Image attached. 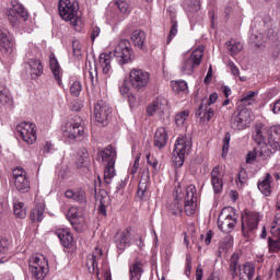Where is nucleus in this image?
<instances>
[{"label": "nucleus", "mask_w": 280, "mask_h": 280, "mask_svg": "<svg viewBox=\"0 0 280 280\" xmlns=\"http://www.w3.org/2000/svg\"><path fill=\"white\" fill-rule=\"evenodd\" d=\"M240 252L232 254L229 260V273L232 279L238 280H253L255 279V271L257 267L253 261H246L245 264H240Z\"/></svg>", "instance_id": "nucleus-1"}, {"label": "nucleus", "mask_w": 280, "mask_h": 280, "mask_svg": "<svg viewBox=\"0 0 280 280\" xmlns=\"http://www.w3.org/2000/svg\"><path fill=\"white\" fill-rule=\"evenodd\" d=\"M189 150H191V137L179 136L176 139L172 156L175 167H183V164L185 163V154H187Z\"/></svg>", "instance_id": "nucleus-2"}, {"label": "nucleus", "mask_w": 280, "mask_h": 280, "mask_svg": "<svg viewBox=\"0 0 280 280\" xmlns=\"http://www.w3.org/2000/svg\"><path fill=\"white\" fill-rule=\"evenodd\" d=\"M28 270L36 280H43L49 272V260L43 255H34L30 258Z\"/></svg>", "instance_id": "nucleus-3"}, {"label": "nucleus", "mask_w": 280, "mask_h": 280, "mask_svg": "<svg viewBox=\"0 0 280 280\" xmlns=\"http://www.w3.org/2000/svg\"><path fill=\"white\" fill-rule=\"evenodd\" d=\"M203 54L205 47L199 46L190 54V56L184 57L180 66L182 73H184V75H191L194 73V69H196V67H200Z\"/></svg>", "instance_id": "nucleus-4"}, {"label": "nucleus", "mask_w": 280, "mask_h": 280, "mask_svg": "<svg viewBox=\"0 0 280 280\" xmlns=\"http://www.w3.org/2000/svg\"><path fill=\"white\" fill-rule=\"evenodd\" d=\"M150 82V73L145 70L133 68L129 73V84L133 91H145Z\"/></svg>", "instance_id": "nucleus-5"}, {"label": "nucleus", "mask_w": 280, "mask_h": 280, "mask_svg": "<svg viewBox=\"0 0 280 280\" xmlns=\"http://www.w3.org/2000/svg\"><path fill=\"white\" fill-rule=\"evenodd\" d=\"M7 16L12 27H20L21 21L25 23L30 19V13L21 2H12V8L7 12Z\"/></svg>", "instance_id": "nucleus-6"}, {"label": "nucleus", "mask_w": 280, "mask_h": 280, "mask_svg": "<svg viewBox=\"0 0 280 280\" xmlns=\"http://www.w3.org/2000/svg\"><path fill=\"white\" fill-rule=\"evenodd\" d=\"M114 56L117 58L119 65H128L135 60V51L130 48V42L121 39L114 49Z\"/></svg>", "instance_id": "nucleus-7"}, {"label": "nucleus", "mask_w": 280, "mask_h": 280, "mask_svg": "<svg viewBox=\"0 0 280 280\" xmlns=\"http://www.w3.org/2000/svg\"><path fill=\"white\" fill-rule=\"evenodd\" d=\"M215 102H218V93L210 94L209 100L203 98L199 108L196 112V117H199L203 121H211L215 113L210 106L211 104H215Z\"/></svg>", "instance_id": "nucleus-8"}, {"label": "nucleus", "mask_w": 280, "mask_h": 280, "mask_svg": "<svg viewBox=\"0 0 280 280\" xmlns=\"http://www.w3.org/2000/svg\"><path fill=\"white\" fill-rule=\"evenodd\" d=\"M113 113L110 105L104 100H100L94 105V117L98 126H108V117Z\"/></svg>", "instance_id": "nucleus-9"}, {"label": "nucleus", "mask_w": 280, "mask_h": 280, "mask_svg": "<svg viewBox=\"0 0 280 280\" xmlns=\"http://www.w3.org/2000/svg\"><path fill=\"white\" fill-rule=\"evenodd\" d=\"M16 131L27 145H34L36 143V125L34 122H20L16 126Z\"/></svg>", "instance_id": "nucleus-10"}, {"label": "nucleus", "mask_w": 280, "mask_h": 280, "mask_svg": "<svg viewBox=\"0 0 280 280\" xmlns=\"http://www.w3.org/2000/svg\"><path fill=\"white\" fill-rule=\"evenodd\" d=\"M198 209V190L195 185H189L186 188V195L184 199V211L186 215H194Z\"/></svg>", "instance_id": "nucleus-11"}, {"label": "nucleus", "mask_w": 280, "mask_h": 280, "mask_svg": "<svg viewBox=\"0 0 280 280\" xmlns=\"http://www.w3.org/2000/svg\"><path fill=\"white\" fill-rule=\"evenodd\" d=\"M259 213L253 211H246L242 215V232L244 235H248V233H253L256 231L257 226H259Z\"/></svg>", "instance_id": "nucleus-12"}, {"label": "nucleus", "mask_w": 280, "mask_h": 280, "mask_svg": "<svg viewBox=\"0 0 280 280\" xmlns=\"http://www.w3.org/2000/svg\"><path fill=\"white\" fill-rule=\"evenodd\" d=\"M230 126L232 130L242 131L246 130L250 126V112L248 109H242L238 114L233 115Z\"/></svg>", "instance_id": "nucleus-13"}, {"label": "nucleus", "mask_w": 280, "mask_h": 280, "mask_svg": "<svg viewBox=\"0 0 280 280\" xmlns=\"http://www.w3.org/2000/svg\"><path fill=\"white\" fill-rule=\"evenodd\" d=\"M236 224L237 218H235V213L226 214V208H224L218 218V226L220 231H222V233H231Z\"/></svg>", "instance_id": "nucleus-14"}, {"label": "nucleus", "mask_w": 280, "mask_h": 280, "mask_svg": "<svg viewBox=\"0 0 280 280\" xmlns=\"http://www.w3.org/2000/svg\"><path fill=\"white\" fill-rule=\"evenodd\" d=\"M271 237L268 238V247L270 253H279L280 250V217H276L271 225Z\"/></svg>", "instance_id": "nucleus-15"}, {"label": "nucleus", "mask_w": 280, "mask_h": 280, "mask_svg": "<svg viewBox=\"0 0 280 280\" xmlns=\"http://www.w3.org/2000/svg\"><path fill=\"white\" fill-rule=\"evenodd\" d=\"M71 26L74 32L80 33L84 31V20L82 19V11H80V3L78 1L71 3Z\"/></svg>", "instance_id": "nucleus-16"}, {"label": "nucleus", "mask_w": 280, "mask_h": 280, "mask_svg": "<svg viewBox=\"0 0 280 280\" xmlns=\"http://www.w3.org/2000/svg\"><path fill=\"white\" fill-rule=\"evenodd\" d=\"M71 226L77 233H82L86 229V220L84 219V211L82 209L72 207Z\"/></svg>", "instance_id": "nucleus-17"}, {"label": "nucleus", "mask_w": 280, "mask_h": 280, "mask_svg": "<svg viewBox=\"0 0 280 280\" xmlns=\"http://www.w3.org/2000/svg\"><path fill=\"white\" fill-rule=\"evenodd\" d=\"M24 69L32 80H38L43 75V63L38 59H30L25 63Z\"/></svg>", "instance_id": "nucleus-18"}, {"label": "nucleus", "mask_w": 280, "mask_h": 280, "mask_svg": "<svg viewBox=\"0 0 280 280\" xmlns=\"http://www.w3.org/2000/svg\"><path fill=\"white\" fill-rule=\"evenodd\" d=\"M97 156L98 161L104 163V165H115V161H117V151L109 144L105 149L100 150Z\"/></svg>", "instance_id": "nucleus-19"}, {"label": "nucleus", "mask_w": 280, "mask_h": 280, "mask_svg": "<svg viewBox=\"0 0 280 280\" xmlns=\"http://www.w3.org/2000/svg\"><path fill=\"white\" fill-rule=\"evenodd\" d=\"M71 137L74 141H84L86 131H84V120L81 117H74L72 120Z\"/></svg>", "instance_id": "nucleus-20"}, {"label": "nucleus", "mask_w": 280, "mask_h": 280, "mask_svg": "<svg viewBox=\"0 0 280 280\" xmlns=\"http://www.w3.org/2000/svg\"><path fill=\"white\" fill-rule=\"evenodd\" d=\"M13 47L14 42L10 32L5 28H0V51L2 54H12Z\"/></svg>", "instance_id": "nucleus-21"}, {"label": "nucleus", "mask_w": 280, "mask_h": 280, "mask_svg": "<svg viewBox=\"0 0 280 280\" xmlns=\"http://www.w3.org/2000/svg\"><path fill=\"white\" fill-rule=\"evenodd\" d=\"M114 242L120 253L125 252L130 246V228L118 232L114 237Z\"/></svg>", "instance_id": "nucleus-22"}, {"label": "nucleus", "mask_w": 280, "mask_h": 280, "mask_svg": "<svg viewBox=\"0 0 280 280\" xmlns=\"http://www.w3.org/2000/svg\"><path fill=\"white\" fill-rule=\"evenodd\" d=\"M30 218L32 222H43L45 219V200L35 199V207L32 209Z\"/></svg>", "instance_id": "nucleus-23"}, {"label": "nucleus", "mask_w": 280, "mask_h": 280, "mask_svg": "<svg viewBox=\"0 0 280 280\" xmlns=\"http://www.w3.org/2000/svg\"><path fill=\"white\" fill-rule=\"evenodd\" d=\"M210 176L214 194H222L224 183L222 182V173L220 172V166H214Z\"/></svg>", "instance_id": "nucleus-24"}, {"label": "nucleus", "mask_w": 280, "mask_h": 280, "mask_svg": "<svg viewBox=\"0 0 280 280\" xmlns=\"http://www.w3.org/2000/svg\"><path fill=\"white\" fill-rule=\"evenodd\" d=\"M102 255H103L102 249L95 248V253L90 254L88 256L86 267H88L89 272L96 271V275H100V269L97 268V262L102 258Z\"/></svg>", "instance_id": "nucleus-25"}, {"label": "nucleus", "mask_w": 280, "mask_h": 280, "mask_svg": "<svg viewBox=\"0 0 280 280\" xmlns=\"http://www.w3.org/2000/svg\"><path fill=\"white\" fill-rule=\"evenodd\" d=\"M185 10L190 21H196L198 12H200V0H185Z\"/></svg>", "instance_id": "nucleus-26"}, {"label": "nucleus", "mask_w": 280, "mask_h": 280, "mask_svg": "<svg viewBox=\"0 0 280 280\" xmlns=\"http://www.w3.org/2000/svg\"><path fill=\"white\" fill-rule=\"evenodd\" d=\"M49 67L55 80L60 86V84H62V79H60V75H62V69L60 68V63L58 62V59L54 52H51L49 56Z\"/></svg>", "instance_id": "nucleus-27"}, {"label": "nucleus", "mask_w": 280, "mask_h": 280, "mask_svg": "<svg viewBox=\"0 0 280 280\" xmlns=\"http://www.w3.org/2000/svg\"><path fill=\"white\" fill-rule=\"evenodd\" d=\"M112 60L113 57L110 56V54L105 52L101 54L98 58L102 71L104 75H107V78H110V75L113 74V66L110 65Z\"/></svg>", "instance_id": "nucleus-28"}, {"label": "nucleus", "mask_w": 280, "mask_h": 280, "mask_svg": "<svg viewBox=\"0 0 280 280\" xmlns=\"http://www.w3.org/2000/svg\"><path fill=\"white\" fill-rule=\"evenodd\" d=\"M55 234L63 248H71V231L69 228H59L55 231Z\"/></svg>", "instance_id": "nucleus-29"}, {"label": "nucleus", "mask_w": 280, "mask_h": 280, "mask_svg": "<svg viewBox=\"0 0 280 280\" xmlns=\"http://www.w3.org/2000/svg\"><path fill=\"white\" fill-rule=\"evenodd\" d=\"M270 183H272V175L270 173H266L265 177L258 180L257 187L262 196H270L272 194Z\"/></svg>", "instance_id": "nucleus-30"}, {"label": "nucleus", "mask_w": 280, "mask_h": 280, "mask_svg": "<svg viewBox=\"0 0 280 280\" xmlns=\"http://www.w3.org/2000/svg\"><path fill=\"white\" fill-rule=\"evenodd\" d=\"M268 143L272 150L280 151V126H273L269 130Z\"/></svg>", "instance_id": "nucleus-31"}, {"label": "nucleus", "mask_w": 280, "mask_h": 280, "mask_svg": "<svg viewBox=\"0 0 280 280\" xmlns=\"http://www.w3.org/2000/svg\"><path fill=\"white\" fill-rule=\"evenodd\" d=\"M154 145L159 148V150H163L165 145H167V131L165 128L160 127L156 129L154 135Z\"/></svg>", "instance_id": "nucleus-32"}, {"label": "nucleus", "mask_w": 280, "mask_h": 280, "mask_svg": "<svg viewBox=\"0 0 280 280\" xmlns=\"http://www.w3.org/2000/svg\"><path fill=\"white\" fill-rule=\"evenodd\" d=\"M58 11L63 21H71V0H59Z\"/></svg>", "instance_id": "nucleus-33"}, {"label": "nucleus", "mask_w": 280, "mask_h": 280, "mask_svg": "<svg viewBox=\"0 0 280 280\" xmlns=\"http://www.w3.org/2000/svg\"><path fill=\"white\" fill-rule=\"evenodd\" d=\"M145 32L142 30H136L131 34V43H133L135 47L138 49H145Z\"/></svg>", "instance_id": "nucleus-34"}, {"label": "nucleus", "mask_w": 280, "mask_h": 280, "mask_svg": "<svg viewBox=\"0 0 280 280\" xmlns=\"http://www.w3.org/2000/svg\"><path fill=\"white\" fill-rule=\"evenodd\" d=\"M10 248H12V241L8 238H0V264H5V261H8L5 257H8Z\"/></svg>", "instance_id": "nucleus-35"}, {"label": "nucleus", "mask_w": 280, "mask_h": 280, "mask_svg": "<svg viewBox=\"0 0 280 280\" xmlns=\"http://www.w3.org/2000/svg\"><path fill=\"white\" fill-rule=\"evenodd\" d=\"M264 132H266V126L264 124H257L254 127V132H253V139L255 143L258 145H261L264 141H266V136H264Z\"/></svg>", "instance_id": "nucleus-36"}, {"label": "nucleus", "mask_w": 280, "mask_h": 280, "mask_svg": "<svg viewBox=\"0 0 280 280\" xmlns=\"http://www.w3.org/2000/svg\"><path fill=\"white\" fill-rule=\"evenodd\" d=\"M77 167H86L89 165V151L84 148L77 152V158L74 161Z\"/></svg>", "instance_id": "nucleus-37"}, {"label": "nucleus", "mask_w": 280, "mask_h": 280, "mask_svg": "<svg viewBox=\"0 0 280 280\" xmlns=\"http://www.w3.org/2000/svg\"><path fill=\"white\" fill-rule=\"evenodd\" d=\"M15 189L20 191V194H27L30 191V178L27 175L25 177H20L14 180Z\"/></svg>", "instance_id": "nucleus-38"}, {"label": "nucleus", "mask_w": 280, "mask_h": 280, "mask_svg": "<svg viewBox=\"0 0 280 280\" xmlns=\"http://www.w3.org/2000/svg\"><path fill=\"white\" fill-rule=\"evenodd\" d=\"M66 200L62 201L61 211L66 214L68 222H71V190L65 192Z\"/></svg>", "instance_id": "nucleus-39"}, {"label": "nucleus", "mask_w": 280, "mask_h": 280, "mask_svg": "<svg viewBox=\"0 0 280 280\" xmlns=\"http://www.w3.org/2000/svg\"><path fill=\"white\" fill-rule=\"evenodd\" d=\"M71 198L79 205H86V191L82 188H74L71 192Z\"/></svg>", "instance_id": "nucleus-40"}, {"label": "nucleus", "mask_w": 280, "mask_h": 280, "mask_svg": "<svg viewBox=\"0 0 280 280\" xmlns=\"http://www.w3.org/2000/svg\"><path fill=\"white\" fill-rule=\"evenodd\" d=\"M141 261L137 260L129 269L130 280H141V275H143V269L141 268Z\"/></svg>", "instance_id": "nucleus-41"}, {"label": "nucleus", "mask_w": 280, "mask_h": 280, "mask_svg": "<svg viewBox=\"0 0 280 280\" xmlns=\"http://www.w3.org/2000/svg\"><path fill=\"white\" fill-rule=\"evenodd\" d=\"M228 51H230V56H237L242 49H244V45L242 43L231 39L230 42L226 43Z\"/></svg>", "instance_id": "nucleus-42"}, {"label": "nucleus", "mask_w": 280, "mask_h": 280, "mask_svg": "<svg viewBox=\"0 0 280 280\" xmlns=\"http://www.w3.org/2000/svg\"><path fill=\"white\" fill-rule=\"evenodd\" d=\"M150 177L141 178L138 185V197L140 200L145 199V192L148 191Z\"/></svg>", "instance_id": "nucleus-43"}, {"label": "nucleus", "mask_w": 280, "mask_h": 280, "mask_svg": "<svg viewBox=\"0 0 280 280\" xmlns=\"http://www.w3.org/2000/svg\"><path fill=\"white\" fill-rule=\"evenodd\" d=\"M105 172H104V183L110 185L113 183V178H115V164H104Z\"/></svg>", "instance_id": "nucleus-44"}, {"label": "nucleus", "mask_w": 280, "mask_h": 280, "mask_svg": "<svg viewBox=\"0 0 280 280\" xmlns=\"http://www.w3.org/2000/svg\"><path fill=\"white\" fill-rule=\"evenodd\" d=\"M72 51H73V58H75V60L80 62L84 56V49L82 44L79 40L72 42Z\"/></svg>", "instance_id": "nucleus-45"}, {"label": "nucleus", "mask_w": 280, "mask_h": 280, "mask_svg": "<svg viewBox=\"0 0 280 280\" xmlns=\"http://www.w3.org/2000/svg\"><path fill=\"white\" fill-rule=\"evenodd\" d=\"M162 109H163V101L162 98H156L155 101L152 102L151 105L148 106L147 113L152 117L158 113V110H162Z\"/></svg>", "instance_id": "nucleus-46"}, {"label": "nucleus", "mask_w": 280, "mask_h": 280, "mask_svg": "<svg viewBox=\"0 0 280 280\" xmlns=\"http://www.w3.org/2000/svg\"><path fill=\"white\" fill-rule=\"evenodd\" d=\"M13 213L16 218H25L27 215V211L25 210V205L21 201H15L13 205Z\"/></svg>", "instance_id": "nucleus-47"}, {"label": "nucleus", "mask_w": 280, "mask_h": 280, "mask_svg": "<svg viewBox=\"0 0 280 280\" xmlns=\"http://www.w3.org/2000/svg\"><path fill=\"white\" fill-rule=\"evenodd\" d=\"M259 92L255 91H248L245 94H243L241 98V103L244 104V106H253L255 104V95H257Z\"/></svg>", "instance_id": "nucleus-48"}, {"label": "nucleus", "mask_w": 280, "mask_h": 280, "mask_svg": "<svg viewBox=\"0 0 280 280\" xmlns=\"http://www.w3.org/2000/svg\"><path fill=\"white\" fill-rule=\"evenodd\" d=\"M0 102L1 104H12V93L5 86H0Z\"/></svg>", "instance_id": "nucleus-49"}, {"label": "nucleus", "mask_w": 280, "mask_h": 280, "mask_svg": "<svg viewBox=\"0 0 280 280\" xmlns=\"http://www.w3.org/2000/svg\"><path fill=\"white\" fill-rule=\"evenodd\" d=\"M171 86L174 93H186L187 91V82L185 81H172Z\"/></svg>", "instance_id": "nucleus-50"}, {"label": "nucleus", "mask_w": 280, "mask_h": 280, "mask_svg": "<svg viewBox=\"0 0 280 280\" xmlns=\"http://www.w3.org/2000/svg\"><path fill=\"white\" fill-rule=\"evenodd\" d=\"M246 180H248V173H246L245 168H241L236 178L237 187L243 188L246 185Z\"/></svg>", "instance_id": "nucleus-51"}, {"label": "nucleus", "mask_w": 280, "mask_h": 280, "mask_svg": "<svg viewBox=\"0 0 280 280\" xmlns=\"http://www.w3.org/2000/svg\"><path fill=\"white\" fill-rule=\"evenodd\" d=\"M116 5L121 14H130V4L128 0H116Z\"/></svg>", "instance_id": "nucleus-52"}, {"label": "nucleus", "mask_w": 280, "mask_h": 280, "mask_svg": "<svg viewBox=\"0 0 280 280\" xmlns=\"http://www.w3.org/2000/svg\"><path fill=\"white\" fill-rule=\"evenodd\" d=\"M168 211L173 215H178L179 213H183V203L176 199L173 203L170 205Z\"/></svg>", "instance_id": "nucleus-53"}, {"label": "nucleus", "mask_w": 280, "mask_h": 280, "mask_svg": "<svg viewBox=\"0 0 280 280\" xmlns=\"http://www.w3.org/2000/svg\"><path fill=\"white\" fill-rule=\"evenodd\" d=\"M189 117V110H183L175 116L176 126H183Z\"/></svg>", "instance_id": "nucleus-54"}, {"label": "nucleus", "mask_w": 280, "mask_h": 280, "mask_svg": "<svg viewBox=\"0 0 280 280\" xmlns=\"http://www.w3.org/2000/svg\"><path fill=\"white\" fill-rule=\"evenodd\" d=\"M172 26H171V31H170V35L167 37V45H170V43H172V38H174V36H176V34H178V22L174 19H172L171 21Z\"/></svg>", "instance_id": "nucleus-55"}, {"label": "nucleus", "mask_w": 280, "mask_h": 280, "mask_svg": "<svg viewBox=\"0 0 280 280\" xmlns=\"http://www.w3.org/2000/svg\"><path fill=\"white\" fill-rule=\"evenodd\" d=\"M119 92L122 97H128L130 95V88L128 86V80H124L119 85Z\"/></svg>", "instance_id": "nucleus-56"}, {"label": "nucleus", "mask_w": 280, "mask_h": 280, "mask_svg": "<svg viewBox=\"0 0 280 280\" xmlns=\"http://www.w3.org/2000/svg\"><path fill=\"white\" fill-rule=\"evenodd\" d=\"M226 66L229 67L230 71L234 78H240V68H237L235 62L230 60V61H228Z\"/></svg>", "instance_id": "nucleus-57"}, {"label": "nucleus", "mask_w": 280, "mask_h": 280, "mask_svg": "<svg viewBox=\"0 0 280 280\" xmlns=\"http://www.w3.org/2000/svg\"><path fill=\"white\" fill-rule=\"evenodd\" d=\"M71 89V95L78 97V95H80V93L82 92V83H80V81H74Z\"/></svg>", "instance_id": "nucleus-58"}, {"label": "nucleus", "mask_w": 280, "mask_h": 280, "mask_svg": "<svg viewBox=\"0 0 280 280\" xmlns=\"http://www.w3.org/2000/svg\"><path fill=\"white\" fill-rule=\"evenodd\" d=\"M71 125L67 124V126H63L61 128L63 138L66 139L67 143H71V130L69 129Z\"/></svg>", "instance_id": "nucleus-59"}, {"label": "nucleus", "mask_w": 280, "mask_h": 280, "mask_svg": "<svg viewBox=\"0 0 280 280\" xmlns=\"http://www.w3.org/2000/svg\"><path fill=\"white\" fill-rule=\"evenodd\" d=\"M13 176H14V180H18V178L27 176V172L23 170V167H16L13 170Z\"/></svg>", "instance_id": "nucleus-60"}, {"label": "nucleus", "mask_w": 280, "mask_h": 280, "mask_svg": "<svg viewBox=\"0 0 280 280\" xmlns=\"http://www.w3.org/2000/svg\"><path fill=\"white\" fill-rule=\"evenodd\" d=\"M230 143H231V133L226 132L223 139V154H226L229 152Z\"/></svg>", "instance_id": "nucleus-61"}, {"label": "nucleus", "mask_w": 280, "mask_h": 280, "mask_svg": "<svg viewBox=\"0 0 280 280\" xmlns=\"http://www.w3.org/2000/svg\"><path fill=\"white\" fill-rule=\"evenodd\" d=\"M147 163L153 167L156 172V167H159V160L151 158L150 154L147 155Z\"/></svg>", "instance_id": "nucleus-62"}, {"label": "nucleus", "mask_w": 280, "mask_h": 280, "mask_svg": "<svg viewBox=\"0 0 280 280\" xmlns=\"http://www.w3.org/2000/svg\"><path fill=\"white\" fill-rule=\"evenodd\" d=\"M186 275H191V254H186Z\"/></svg>", "instance_id": "nucleus-63"}, {"label": "nucleus", "mask_w": 280, "mask_h": 280, "mask_svg": "<svg viewBox=\"0 0 280 280\" xmlns=\"http://www.w3.org/2000/svg\"><path fill=\"white\" fill-rule=\"evenodd\" d=\"M102 32V30H100L98 26H92V33H91V40L92 43L95 42V39L97 38V36H100V33Z\"/></svg>", "instance_id": "nucleus-64"}]
</instances>
